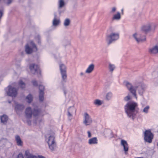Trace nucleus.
<instances>
[{"instance_id": "nucleus-10", "label": "nucleus", "mask_w": 158, "mask_h": 158, "mask_svg": "<svg viewBox=\"0 0 158 158\" xmlns=\"http://www.w3.org/2000/svg\"><path fill=\"white\" fill-rule=\"evenodd\" d=\"M8 88V91L6 92L8 96L14 97L16 96L17 94V90L15 88L12 87L11 85H9Z\"/></svg>"}, {"instance_id": "nucleus-7", "label": "nucleus", "mask_w": 158, "mask_h": 158, "mask_svg": "<svg viewBox=\"0 0 158 158\" xmlns=\"http://www.w3.org/2000/svg\"><path fill=\"white\" fill-rule=\"evenodd\" d=\"M132 36L138 43H142L146 41L145 36L141 35L140 33L135 32L133 35Z\"/></svg>"}, {"instance_id": "nucleus-35", "label": "nucleus", "mask_w": 158, "mask_h": 158, "mask_svg": "<svg viewBox=\"0 0 158 158\" xmlns=\"http://www.w3.org/2000/svg\"><path fill=\"white\" fill-rule=\"evenodd\" d=\"M149 109V106H147L143 109V112L147 114L148 112Z\"/></svg>"}, {"instance_id": "nucleus-19", "label": "nucleus", "mask_w": 158, "mask_h": 158, "mask_svg": "<svg viewBox=\"0 0 158 158\" xmlns=\"http://www.w3.org/2000/svg\"><path fill=\"white\" fill-rule=\"evenodd\" d=\"M95 65L93 64H91L89 65L87 69H86L85 73H91L94 70Z\"/></svg>"}, {"instance_id": "nucleus-47", "label": "nucleus", "mask_w": 158, "mask_h": 158, "mask_svg": "<svg viewBox=\"0 0 158 158\" xmlns=\"http://www.w3.org/2000/svg\"><path fill=\"white\" fill-rule=\"evenodd\" d=\"M84 75V73H82V72H81L80 73V75L81 76H82Z\"/></svg>"}, {"instance_id": "nucleus-51", "label": "nucleus", "mask_w": 158, "mask_h": 158, "mask_svg": "<svg viewBox=\"0 0 158 158\" xmlns=\"http://www.w3.org/2000/svg\"><path fill=\"white\" fill-rule=\"evenodd\" d=\"M64 94H66V93H65V92H64Z\"/></svg>"}, {"instance_id": "nucleus-34", "label": "nucleus", "mask_w": 158, "mask_h": 158, "mask_svg": "<svg viewBox=\"0 0 158 158\" xmlns=\"http://www.w3.org/2000/svg\"><path fill=\"white\" fill-rule=\"evenodd\" d=\"M94 103L96 105L98 106H100L102 104L101 101L98 99L95 100L94 102Z\"/></svg>"}, {"instance_id": "nucleus-24", "label": "nucleus", "mask_w": 158, "mask_h": 158, "mask_svg": "<svg viewBox=\"0 0 158 158\" xmlns=\"http://www.w3.org/2000/svg\"><path fill=\"white\" fill-rule=\"evenodd\" d=\"M33 100V97L32 95L29 94L26 98V100L28 103H30Z\"/></svg>"}, {"instance_id": "nucleus-39", "label": "nucleus", "mask_w": 158, "mask_h": 158, "mask_svg": "<svg viewBox=\"0 0 158 158\" xmlns=\"http://www.w3.org/2000/svg\"><path fill=\"white\" fill-rule=\"evenodd\" d=\"M130 99V96L128 95L126 97H125L124 100L125 101H128Z\"/></svg>"}, {"instance_id": "nucleus-44", "label": "nucleus", "mask_w": 158, "mask_h": 158, "mask_svg": "<svg viewBox=\"0 0 158 158\" xmlns=\"http://www.w3.org/2000/svg\"><path fill=\"white\" fill-rule=\"evenodd\" d=\"M37 38H38V44H40L41 42H40V36H37Z\"/></svg>"}, {"instance_id": "nucleus-33", "label": "nucleus", "mask_w": 158, "mask_h": 158, "mask_svg": "<svg viewBox=\"0 0 158 158\" xmlns=\"http://www.w3.org/2000/svg\"><path fill=\"white\" fill-rule=\"evenodd\" d=\"M120 49L119 48H117L115 49L113 52V55H115L118 54L120 52Z\"/></svg>"}, {"instance_id": "nucleus-50", "label": "nucleus", "mask_w": 158, "mask_h": 158, "mask_svg": "<svg viewBox=\"0 0 158 158\" xmlns=\"http://www.w3.org/2000/svg\"><path fill=\"white\" fill-rule=\"evenodd\" d=\"M67 45H64V46L65 47H66V46H67Z\"/></svg>"}, {"instance_id": "nucleus-12", "label": "nucleus", "mask_w": 158, "mask_h": 158, "mask_svg": "<svg viewBox=\"0 0 158 158\" xmlns=\"http://www.w3.org/2000/svg\"><path fill=\"white\" fill-rule=\"evenodd\" d=\"M68 116L69 120L71 121L72 119L73 114H75L76 112V109L74 106L69 107L68 109Z\"/></svg>"}, {"instance_id": "nucleus-17", "label": "nucleus", "mask_w": 158, "mask_h": 158, "mask_svg": "<svg viewBox=\"0 0 158 158\" xmlns=\"http://www.w3.org/2000/svg\"><path fill=\"white\" fill-rule=\"evenodd\" d=\"M121 145L123 148L124 150L125 153L128 150V145L126 141L123 139H122L121 141Z\"/></svg>"}, {"instance_id": "nucleus-22", "label": "nucleus", "mask_w": 158, "mask_h": 158, "mask_svg": "<svg viewBox=\"0 0 158 158\" xmlns=\"http://www.w3.org/2000/svg\"><path fill=\"white\" fill-rule=\"evenodd\" d=\"M25 155L26 156V158H38L36 156L30 153L28 150L25 151Z\"/></svg>"}, {"instance_id": "nucleus-5", "label": "nucleus", "mask_w": 158, "mask_h": 158, "mask_svg": "<svg viewBox=\"0 0 158 158\" xmlns=\"http://www.w3.org/2000/svg\"><path fill=\"white\" fill-rule=\"evenodd\" d=\"M37 50L35 44L33 41H31L25 46V51L27 54H31L33 51H36Z\"/></svg>"}, {"instance_id": "nucleus-21", "label": "nucleus", "mask_w": 158, "mask_h": 158, "mask_svg": "<svg viewBox=\"0 0 158 158\" xmlns=\"http://www.w3.org/2000/svg\"><path fill=\"white\" fill-rule=\"evenodd\" d=\"M15 140L18 146H23V142L19 135H16L15 136Z\"/></svg>"}, {"instance_id": "nucleus-41", "label": "nucleus", "mask_w": 158, "mask_h": 158, "mask_svg": "<svg viewBox=\"0 0 158 158\" xmlns=\"http://www.w3.org/2000/svg\"><path fill=\"white\" fill-rule=\"evenodd\" d=\"M33 84L34 86H37V82L35 80H33L32 81Z\"/></svg>"}, {"instance_id": "nucleus-30", "label": "nucleus", "mask_w": 158, "mask_h": 158, "mask_svg": "<svg viewBox=\"0 0 158 158\" xmlns=\"http://www.w3.org/2000/svg\"><path fill=\"white\" fill-rule=\"evenodd\" d=\"M19 86L22 89L25 87V84L22 80H20L19 81Z\"/></svg>"}, {"instance_id": "nucleus-23", "label": "nucleus", "mask_w": 158, "mask_h": 158, "mask_svg": "<svg viewBox=\"0 0 158 158\" xmlns=\"http://www.w3.org/2000/svg\"><path fill=\"white\" fill-rule=\"evenodd\" d=\"M121 18V16L120 13L117 12L116 14L113 15L112 17V20H119Z\"/></svg>"}, {"instance_id": "nucleus-43", "label": "nucleus", "mask_w": 158, "mask_h": 158, "mask_svg": "<svg viewBox=\"0 0 158 158\" xmlns=\"http://www.w3.org/2000/svg\"><path fill=\"white\" fill-rule=\"evenodd\" d=\"M87 133L88 134V137L89 138H90L91 136L90 132L89 131H88L87 132Z\"/></svg>"}, {"instance_id": "nucleus-27", "label": "nucleus", "mask_w": 158, "mask_h": 158, "mask_svg": "<svg viewBox=\"0 0 158 158\" xmlns=\"http://www.w3.org/2000/svg\"><path fill=\"white\" fill-rule=\"evenodd\" d=\"M65 3L64 0H59V9L63 8L65 5Z\"/></svg>"}, {"instance_id": "nucleus-6", "label": "nucleus", "mask_w": 158, "mask_h": 158, "mask_svg": "<svg viewBox=\"0 0 158 158\" xmlns=\"http://www.w3.org/2000/svg\"><path fill=\"white\" fill-rule=\"evenodd\" d=\"M60 69L62 77V82H66L67 80V74L66 73V67L64 64L60 65Z\"/></svg>"}, {"instance_id": "nucleus-48", "label": "nucleus", "mask_w": 158, "mask_h": 158, "mask_svg": "<svg viewBox=\"0 0 158 158\" xmlns=\"http://www.w3.org/2000/svg\"><path fill=\"white\" fill-rule=\"evenodd\" d=\"M123 9H122L121 10V11H122V13L123 14Z\"/></svg>"}, {"instance_id": "nucleus-1", "label": "nucleus", "mask_w": 158, "mask_h": 158, "mask_svg": "<svg viewBox=\"0 0 158 158\" xmlns=\"http://www.w3.org/2000/svg\"><path fill=\"white\" fill-rule=\"evenodd\" d=\"M137 106V104L134 102H128L125 106V112L129 117L133 118L135 108Z\"/></svg>"}, {"instance_id": "nucleus-13", "label": "nucleus", "mask_w": 158, "mask_h": 158, "mask_svg": "<svg viewBox=\"0 0 158 158\" xmlns=\"http://www.w3.org/2000/svg\"><path fill=\"white\" fill-rule=\"evenodd\" d=\"M144 85L140 83H138L135 87V90L138 89L139 94L141 95H142L144 91Z\"/></svg>"}, {"instance_id": "nucleus-2", "label": "nucleus", "mask_w": 158, "mask_h": 158, "mask_svg": "<svg viewBox=\"0 0 158 158\" xmlns=\"http://www.w3.org/2000/svg\"><path fill=\"white\" fill-rule=\"evenodd\" d=\"M50 135L47 139V143L49 148L51 151L55 150L56 147V143L55 140V133L54 132L51 131L50 132Z\"/></svg>"}, {"instance_id": "nucleus-9", "label": "nucleus", "mask_w": 158, "mask_h": 158, "mask_svg": "<svg viewBox=\"0 0 158 158\" xmlns=\"http://www.w3.org/2000/svg\"><path fill=\"white\" fill-rule=\"evenodd\" d=\"M153 138V135L150 131L146 130L144 132V139L148 143H151Z\"/></svg>"}, {"instance_id": "nucleus-46", "label": "nucleus", "mask_w": 158, "mask_h": 158, "mask_svg": "<svg viewBox=\"0 0 158 158\" xmlns=\"http://www.w3.org/2000/svg\"><path fill=\"white\" fill-rule=\"evenodd\" d=\"M39 158H45L44 157L42 156H38Z\"/></svg>"}, {"instance_id": "nucleus-32", "label": "nucleus", "mask_w": 158, "mask_h": 158, "mask_svg": "<svg viewBox=\"0 0 158 158\" xmlns=\"http://www.w3.org/2000/svg\"><path fill=\"white\" fill-rule=\"evenodd\" d=\"M15 108L17 110H22L24 109V107L23 105L18 104L16 105Z\"/></svg>"}, {"instance_id": "nucleus-3", "label": "nucleus", "mask_w": 158, "mask_h": 158, "mask_svg": "<svg viewBox=\"0 0 158 158\" xmlns=\"http://www.w3.org/2000/svg\"><path fill=\"white\" fill-rule=\"evenodd\" d=\"M118 33L112 32L106 36V41L108 45L115 42L119 38Z\"/></svg>"}, {"instance_id": "nucleus-8", "label": "nucleus", "mask_w": 158, "mask_h": 158, "mask_svg": "<svg viewBox=\"0 0 158 158\" xmlns=\"http://www.w3.org/2000/svg\"><path fill=\"white\" fill-rule=\"evenodd\" d=\"M93 120L87 112L85 113L84 114L83 124L86 126L90 125L92 123Z\"/></svg>"}, {"instance_id": "nucleus-26", "label": "nucleus", "mask_w": 158, "mask_h": 158, "mask_svg": "<svg viewBox=\"0 0 158 158\" xmlns=\"http://www.w3.org/2000/svg\"><path fill=\"white\" fill-rule=\"evenodd\" d=\"M60 23V20L59 19H57L56 18H54L53 20L52 24L54 26H56L58 25Z\"/></svg>"}, {"instance_id": "nucleus-36", "label": "nucleus", "mask_w": 158, "mask_h": 158, "mask_svg": "<svg viewBox=\"0 0 158 158\" xmlns=\"http://www.w3.org/2000/svg\"><path fill=\"white\" fill-rule=\"evenodd\" d=\"M109 68L110 71L112 72L115 68V66L114 64H109Z\"/></svg>"}, {"instance_id": "nucleus-18", "label": "nucleus", "mask_w": 158, "mask_h": 158, "mask_svg": "<svg viewBox=\"0 0 158 158\" xmlns=\"http://www.w3.org/2000/svg\"><path fill=\"white\" fill-rule=\"evenodd\" d=\"M8 119V116L6 114H3L0 117L1 123L4 125H6V124Z\"/></svg>"}, {"instance_id": "nucleus-25", "label": "nucleus", "mask_w": 158, "mask_h": 158, "mask_svg": "<svg viewBox=\"0 0 158 158\" xmlns=\"http://www.w3.org/2000/svg\"><path fill=\"white\" fill-rule=\"evenodd\" d=\"M89 143L90 144L97 143V142L96 137H94L90 139L89 140Z\"/></svg>"}, {"instance_id": "nucleus-42", "label": "nucleus", "mask_w": 158, "mask_h": 158, "mask_svg": "<svg viewBox=\"0 0 158 158\" xmlns=\"http://www.w3.org/2000/svg\"><path fill=\"white\" fill-rule=\"evenodd\" d=\"M3 15V12L1 10H0V19L2 17Z\"/></svg>"}, {"instance_id": "nucleus-38", "label": "nucleus", "mask_w": 158, "mask_h": 158, "mask_svg": "<svg viewBox=\"0 0 158 158\" xmlns=\"http://www.w3.org/2000/svg\"><path fill=\"white\" fill-rule=\"evenodd\" d=\"M116 8L115 7H113L111 9L110 13L111 14H113L116 11Z\"/></svg>"}, {"instance_id": "nucleus-20", "label": "nucleus", "mask_w": 158, "mask_h": 158, "mask_svg": "<svg viewBox=\"0 0 158 158\" xmlns=\"http://www.w3.org/2000/svg\"><path fill=\"white\" fill-rule=\"evenodd\" d=\"M25 114L27 118H30L31 117L32 113L31 108L29 107L26 109Z\"/></svg>"}, {"instance_id": "nucleus-14", "label": "nucleus", "mask_w": 158, "mask_h": 158, "mask_svg": "<svg viewBox=\"0 0 158 158\" xmlns=\"http://www.w3.org/2000/svg\"><path fill=\"white\" fill-rule=\"evenodd\" d=\"M44 86L42 85H40L39 86V89L40 90L39 98L40 101L42 102L44 99Z\"/></svg>"}, {"instance_id": "nucleus-31", "label": "nucleus", "mask_w": 158, "mask_h": 158, "mask_svg": "<svg viewBox=\"0 0 158 158\" xmlns=\"http://www.w3.org/2000/svg\"><path fill=\"white\" fill-rule=\"evenodd\" d=\"M70 23V21L69 19H66L64 21V24L65 27H67L69 26Z\"/></svg>"}, {"instance_id": "nucleus-49", "label": "nucleus", "mask_w": 158, "mask_h": 158, "mask_svg": "<svg viewBox=\"0 0 158 158\" xmlns=\"http://www.w3.org/2000/svg\"><path fill=\"white\" fill-rule=\"evenodd\" d=\"M143 158V157H136V158Z\"/></svg>"}, {"instance_id": "nucleus-45", "label": "nucleus", "mask_w": 158, "mask_h": 158, "mask_svg": "<svg viewBox=\"0 0 158 158\" xmlns=\"http://www.w3.org/2000/svg\"><path fill=\"white\" fill-rule=\"evenodd\" d=\"M67 45H70L71 43L70 41H67Z\"/></svg>"}, {"instance_id": "nucleus-28", "label": "nucleus", "mask_w": 158, "mask_h": 158, "mask_svg": "<svg viewBox=\"0 0 158 158\" xmlns=\"http://www.w3.org/2000/svg\"><path fill=\"white\" fill-rule=\"evenodd\" d=\"M112 94L111 92H108L106 95L105 99L106 100L108 101L110 100L112 97Z\"/></svg>"}, {"instance_id": "nucleus-16", "label": "nucleus", "mask_w": 158, "mask_h": 158, "mask_svg": "<svg viewBox=\"0 0 158 158\" xmlns=\"http://www.w3.org/2000/svg\"><path fill=\"white\" fill-rule=\"evenodd\" d=\"M149 52L152 54H158V45H155L149 49Z\"/></svg>"}, {"instance_id": "nucleus-11", "label": "nucleus", "mask_w": 158, "mask_h": 158, "mask_svg": "<svg viewBox=\"0 0 158 158\" xmlns=\"http://www.w3.org/2000/svg\"><path fill=\"white\" fill-rule=\"evenodd\" d=\"M125 85L131 93L136 99H137V97L136 93V90L135 88V87H133L131 83L128 82H126Z\"/></svg>"}, {"instance_id": "nucleus-29", "label": "nucleus", "mask_w": 158, "mask_h": 158, "mask_svg": "<svg viewBox=\"0 0 158 158\" xmlns=\"http://www.w3.org/2000/svg\"><path fill=\"white\" fill-rule=\"evenodd\" d=\"M40 110L39 109H34L33 114L34 116L36 117L38 116L40 114Z\"/></svg>"}, {"instance_id": "nucleus-40", "label": "nucleus", "mask_w": 158, "mask_h": 158, "mask_svg": "<svg viewBox=\"0 0 158 158\" xmlns=\"http://www.w3.org/2000/svg\"><path fill=\"white\" fill-rule=\"evenodd\" d=\"M17 158H24L23 156L22 153H19L18 156Z\"/></svg>"}, {"instance_id": "nucleus-52", "label": "nucleus", "mask_w": 158, "mask_h": 158, "mask_svg": "<svg viewBox=\"0 0 158 158\" xmlns=\"http://www.w3.org/2000/svg\"><path fill=\"white\" fill-rule=\"evenodd\" d=\"M9 102V103H10L11 102Z\"/></svg>"}, {"instance_id": "nucleus-37", "label": "nucleus", "mask_w": 158, "mask_h": 158, "mask_svg": "<svg viewBox=\"0 0 158 158\" xmlns=\"http://www.w3.org/2000/svg\"><path fill=\"white\" fill-rule=\"evenodd\" d=\"M13 0H4L5 2L7 5H9L13 2Z\"/></svg>"}, {"instance_id": "nucleus-4", "label": "nucleus", "mask_w": 158, "mask_h": 158, "mask_svg": "<svg viewBox=\"0 0 158 158\" xmlns=\"http://www.w3.org/2000/svg\"><path fill=\"white\" fill-rule=\"evenodd\" d=\"M156 27V24L153 23H148L143 26L141 28V30L147 33L150 31H154Z\"/></svg>"}, {"instance_id": "nucleus-15", "label": "nucleus", "mask_w": 158, "mask_h": 158, "mask_svg": "<svg viewBox=\"0 0 158 158\" xmlns=\"http://www.w3.org/2000/svg\"><path fill=\"white\" fill-rule=\"evenodd\" d=\"M29 68L31 72L33 74H35L36 72L40 71L39 67L34 64H31Z\"/></svg>"}]
</instances>
